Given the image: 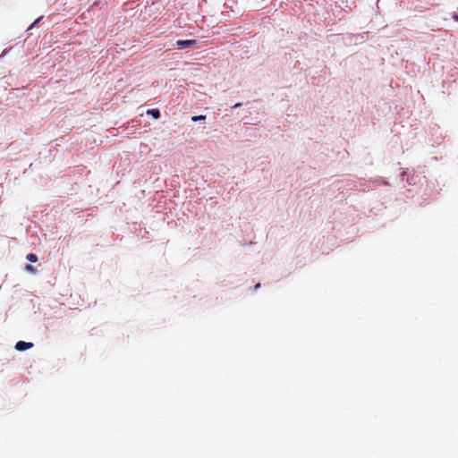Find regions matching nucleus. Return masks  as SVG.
<instances>
[{
	"label": "nucleus",
	"mask_w": 458,
	"mask_h": 458,
	"mask_svg": "<svg viewBox=\"0 0 458 458\" xmlns=\"http://www.w3.org/2000/svg\"><path fill=\"white\" fill-rule=\"evenodd\" d=\"M197 46V40L195 39H187V40H177L175 42V47L177 49H184L194 47Z\"/></svg>",
	"instance_id": "nucleus-1"
},
{
	"label": "nucleus",
	"mask_w": 458,
	"mask_h": 458,
	"mask_svg": "<svg viewBox=\"0 0 458 458\" xmlns=\"http://www.w3.org/2000/svg\"><path fill=\"white\" fill-rule=\"evenodd\" d=\"M32 346H33L32 343L19 341L15 345V349L19 352H23V351H26V350L31 348Z\"/></svg>",
	"instance_id": "nucleus-2"
},
{
	"label": "nucleus",
	"mask_w": 458,
	"mask_h": 458,
	"mask_svg": "<svg viewBox=\"0 0 458 458\" xmlns=\"http://www.w3.org/2000/svg\"><path fill=\"white\" fill-rule=\"evenodd\" d=\"M148 114H150L155 119L160 117V112L158 109H150L148 111Z\"/></svg>",
	"instance_id": "nucleus-3"
},
{
	"label": "nucleus",
	"mask_w": 458,
	"mask_h": 458,
	"mask_svg": "<svg viewBox=\"0 0 458 458\" xmlns=\"http://www.w3.org/2000/svg\"><path fill=\"white\" fill-rule=\"evenodd\" d=\"M26 259L30 261V262H32V263H35L38 261V257L36 254L34 253H29L27 256H26Z\"/></svg>",
	"instance_id": "nucleus-4"
},
{
	"label": "nucleus",
	"mask_w": 458,
	"mask_h": 458,
	"mask_svg": "<svg viewBox=\"0 0 458 458\" xmlns=\"http://www.w3.org/2000/svg\"><path fill=\"white\" fill-rule=\"evenodd\" d=\"M205 118H206L205 115H199V116H192L191 120L193 122H197V121H199V120H204Z\"/></svg>",
	"instance_id": "nucleus-5"
},
{
	"label": "nucleus",
	"mask_w": 458,
	"mask_h": 458,
	"mask_svg": "<svg viewBox=\"0 0 458 458\" xmlns=\"http://www.w3.org/2000/svg\"><path fill=\"white\" fill-rule=\"evenodd\" d=\"M26 270H27V271H30V272H34L36 269H35V267H34L33 266H31V265H27V266H26Z\"/></svg>",
	"instance_id": "nucleus-6"
},
{
	"label": "nucleus",
	"mask_w": 458,
	"mask_h": 458,
	"mask_svg": "<svg viewBox=\"0 0 458 458\" xmlns=\"http://www.w3.org/2000/svg\"><path fill=\"white\" fill-rule=\"evenodd\" d=\"M453 19L456 21H458V15L457 14H453Z\"/></svg>",
	"instance_id": "nucleus-7"
},
{
	"label": "nucleus",
	"mask_w": 458,
	"mask_h": 458,
	"mask_svg": "<svg viewBox=\"0 0 458 458\" xmlns=\"http://www.w3.org/2000/svg\"><path fill=\"white\" fill-rule=\"evenodd\" d=\"M242 106V103H236L233 107L236 108Z\"/></svg>",
	"instance_id": "nucleus-8"
},
{
	"label": "nucleus",
	"mask_w": 458,
	"mask_h": 458,
	"mask_svg": "<svg viewBox=\"0 0 458 458\" xmlns=\"http://www.w3.org/2000/svg\"><path fill=\"white\" fill-rule=\"evenodd\" d=\"M259 286H260V284H257L255 285V288H256V289H257V288H259Z\"/></svg>",
	"instance_id": "nucleus-9"
}]
</instances>
